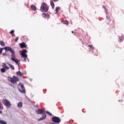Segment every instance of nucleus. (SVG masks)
I'll list each match as a JSON object with an SVG mask.
<instances>
[{
  "label": "nucleus",
  "instance_id": "1",
  "mask_svg": "<svg viewBox=\"0 0 124 124\" xmlns=\"http://www.w3.org/2000/svg\"><path fill=\"white\" fill-rule=\"evenodd\" d=\"M3 50H5L6 52H10L11 53V60L12 61V62H14L16 63V64H17L18 65H19L20 64V61L16 58V56L15 55V52L14 50H13V48H11V47L9 46H6L4 47V48H0V55L2 54V51Z\"/></svg>",
  "mask_w": 124,
  "mask_h": 124
},
{
  "label": "nucleus",
  "instance_id": "2",
  "mask_svg": "<svg viewBox=\"0 0 124 124\" xmlns=\"http://www.w3.org/2000/svg\"><path fill=\"white\" fill-rule=\"evenodd\" d=\"M44 110H43V109H41L40 108H39L36 110L37 114H43V116L41 118H40V119H38V121H42L43 120L46 119L47 117L46 114L44 113Z\"/></svg>",
  "mask_w": 124,
  "mask_h": 124
},
{
  "label": "nucleus",
  "instance_id": "3",
  "mask_svg": "<svg viewBox=\"0 0 124 124\" xmlns=\"http://www.w3.org/2000/svg\"><path fill=\"white\" fill-rule=\"evenodd\" d=\"M40 10L42 12H47L49 10V7L48 5L45 2H43L42 3Z\"/></svg>",
  "mask_w": 124,
  "mask_h": 124
},
{
  "label": "nucleus",
  "instance_id": "4",
  "mask_svg": "<svg viewBox=\"0 0 124 124\" xmlns=\"http://www.w3.org/2000/svg\"><path fill=\"white\" fill-rule=\"evenodd\" d=\"M8 81L12 83V84H15L19 81V78L16 76H13V77H8Z\"/></svg>",
  "mask_w": 124,
  "mask_h": 124
},
{
  "label": "nucleus",
  "instance_id": "5",
  "mask_svg": "<svg viewBox=\"0 0 124 124\" xmlns=\"http://www.w3.org/2000/svg\"><path fill=\"white\" fill-rule=\"evenodd\" d=\"M20 53L22 58H23L24 62H26V59L28 58V55L27 54L28 53L27 50H22V51H20Z\"/></svg>",
  "mask_w": 124,
  "mask_h": 124
},
{
  "label": "nucleus",
  "instance_id": "6",
  "mask_svg": "<svg viewBox=\"0 0 124 124\" xmlns=\"http://www.w3.org/2000/svg\"><path fill=\"white\" fill-rule=\"evenodd\" d=\"M17 87H18L19 91H20V92H21V93H26V91L25 90V88L24 84L20 83L17 85Z\"/></svg>",
  "mask_w": 124,
  "mask_h": 124
},
{
  "label": "nucleus",
  "instance_id": "7",
  "mask_svg": "<svg viewBox=\"0 0 124 124\" xmlns=\"http://www.w3.org/2000/svg\"><path fill=\"white\" fill-rule=\"evenodd\" d=\"M52 121L54 123H57V124L52 123V124H57L61 123V119L59 117H53L52 118Z\"/></svg>",
  "mask_w": 124,
  "mask_h": 124
},
{
  "label": "nucleus",
  "instance_id": "8",
  "mask_svg": "<svg viewBox=\"0 0 124 124\" xmlns=\"http://www.w3.org/2000/svg\"><path fill=\"white\" fill-rule=\"evenodd\" d=\"M3 102L5 103V105L8 107H10V106H11V102H10V101L7 99H3Z\"/></svg>",
  "mask_w": 124,
  "mask_h": 124
},
{
  "label": "nucleus",
  "instance_id": "9",
  "mask_svg": "<svg viewBox=\"0 0 124 124\" xmlns=\"http://www.w3.org/2000/svg\"><path fill=\"white\" fill-rule=\"evenodd\" d=\"M19 45H20L21 49H23V48H27V45H26V43H25L24 42H22V43H19Z\"/></svg>",
  "mask_w": 124,
  "mask_h": 124
},
{
  "label": "nucleus",
  "instance_id": "10",
  "mask_svg": "<svg viewBox=\"0 0 124 124\" xmlns=\"http://www.w3.org/2000/svg\"><path fill=\"white\" fill-rule=\"evenodd\" d=\"M42 16L43 17V18H49L50 17V15H49V14H48V13H42Z\"/></svg>",
  "mask_w": 124,
  "mask_h": 124
},
{
  "label": "nucleus",
  "instance_id": "11",
  "mask_svg": "<svg viewBox=\"0 0 124 124\" xmlns=\"http://www.w3.org/2000/svg\"><path fill=\"white\" fill-rule=\"evenodd\" d=\"M50 5L52 8V9H54L55 5V3L54 2V0H52L51 1H50Z\"/></svg>",
  "mask_w": 124,
  "mask_h": 124
},
{
  "label": "nucleus",
  "instance_id": "12",
  "mask_svg": "<svg viewBox=\"0 0 124 124\" xmlns=\"http://www.w3.org/2000/svg\"><path fill=\"white\" fill-rule=\"evenodd\" d=\"M3 67H4L5 70L7 69V70H8L10 68L9 67V66H7V65L6 64V63H3Z\"/></svg>",
  "mask_w": 124,
  "mask_h": 124
},
{
  "label": "nucleus",
  "instance_id": "13",
  "mask_svg": "<svg viewBox=\"0 0 124 124\" xmlns=\"http://www.w3.org/2000/svg\"><path fill=\"white\" fill-rule=\"evenodd\" d=\"M16 74L17 75H18V76H22V75H23L24 73H22V72H21L20 71H17L16 72Z\"/></svg>",
  "mask_w": 124,
  "mask_h": 124
},
{
  "label": "nucleus",
  "instance_id": "14",
  "mask_svg": "<svg viewBox=\"0 0 124 124\" xmlns=\"http://www.w3.org/2000/svg\"><path fill=\"white\" fill-rule=\"evenodd\" d=\"M0 45H1V46H2V47H4V46H5V43L4 42V41H0Z\"/></svg>",
  "mask_w": 124,
  "mask_h": 124
},
{
  "label": "nucleus",
  "instance_id": "15",
  "mask_svg": "<svg viewBox=\"0 0 124 124\" xmlns=\"http://www.w3.org/2000/svg\"><path fill=\"white\" fill-rule=\"evenodd\" d=\"M8 65L10 66L11 69H12V70H15V68L14 65H12V64H11V63H8Z\"/></svg>",
  "mask_w": 124,
  "mask_h": 124
},
{
  "label": "nucleus",
  "instance_id": "16",
  "mask_svg": "<svg viewBox=\"0 0 124 124\" xmlns=\"http://www.w3.org/2000/svg\"><path fill=\"white\" fill-rule=\"evenodd\" d=\"M31 8L32 10H34V11H36V7L34 5H31Z\"/></svg>",
  "mask_w": 124,
  "mask_h": 124
},
{
  "label": "nucleus",
  "instance_id": "17",
  "mask_svg": "<svg viewBox=\"0 0 124 124\" xmlns=\"http://www.w3.org/2000/svg\"><path fill=\"white\" fill-rule=\"evenodd\" d=\"M0 124H7V122H5V121H3L2 120H0Z\"/></svg>",
  "mask_w": 124,
  "mask_h": 124
},
{
  "label": "nucleus",
  "instance_id": "18",
  "mask_svg": "<svg viewBox=\"0 0 124 124\" xmlns=\"http://www.w3.org/2000/svg\"><path fill=\"white\" fill-rule=\"evenodd\" d=\"M17 106L18 107H20L21 108L23 106V104L22 102H18V104H17Z\"/></svg>",
  "mask_w": 124,
  "mask_h": 124
},
{
  "label": "nucleus",
  "instance_id": "19",
  "mask_svg": "<svg viewBox=\"0 0 124 124\" xmlns=\"http://www.w3.org/2000/svg\"><path fill=\"white\" fill-rule=\"evenodd\" d=\"M15 31H11L10 33L12 35V36H15V34L14 33Z\"/></svg>",
  "mask_w": 124,
  "mask_h": 124
},
{
  "label": "nucleus",
  "instance_id": "20",
  "mask_svg": "<svg viewBox=\"0 0 124 124\" xmlns=\"http://www.w3.org/2000/svg\"><path fill=\"white\" fill-rule=\"evenodd\" d=\"M60 9H61V7H56V13H58V12H59V11H60Z\"/></svg>",
  "mask_w": 124,
  "mask_h": 124
},
{
  "label": "nucleus",
  "instance_id": "21",
  "mask_svg": "<svg viewBox=\"0 0 124 124\" xmlns=\"http://www.w3.org/2000/svg\"><path fill=\"white\" fill-rule=\"evenodd\" d=\"M3 109V106L1 102H0V110Z\"/></svg>",
  "mask_w": 124,
  "mask_h": 124
},
{
  "label": "nucleus",
  "instance_id": "22",
  "mask_svg": "<svg viewBox=\"0 0 124 124\" xmlns=\"http://www.w3.org/2000/svg\"><path fill=\"white\" fill-rule=\"evenodd\" d=\"M63 23L65 25H67V26H68L69 22H68V21L65 20V21H63Z\"/></svg>",
  "mask_w": 124,
  "mask_h": 124
},
{
  "label": "nucleus",
  "instance_id": "23",
  "mask_svg": "<svg viewBox=\"0 0 124 124\" xmlns=\"http://www.w3.org/2000/svg\"><path fill=\"white\" fill-rule=\"evenodd\" d=\"M89 47H90V48H91V49L92 50H94L95 49L94 47L93 46V45H89Z\"/></svg>",
  "mask_w": 124,
  "mask_h": 124
},
{
  "label": "nucleus",
  "instance_id": "24",
  "mask_svg": "<svg viewBox=\"0 0 124 124\" xmlns=\"http://www.w3.org/2000/svg\"><path fill=\"white\" fill-rule=\"evenodd\" d=\"M1 72H5V69L4 67H3V68L1 69Z\"/></svg>",
  "mask_w": 124,
  "mask_h": 124
},
{
  "label": "nucleus",
  "instance_id": "25",
  "mask_svg": "<svg viewBox=\"0 0 124 124\" xmlns=\"http://www.w3.org/2000/svg\"><path fill=\"white\" fill-rule=\"evenodd\" d=\"M18 39H19V37H16V39H15V42H17Z\"/></svg>",
  "mask_w": 124,
  "mask_h": 124
},
{
  "label": "nucleus",
  "instance_id": "26",
  "mask_svg": "<svg viewBox=\"0 0 124 124\" xmlns=\"http://www.w3.org/2000/svg\"><path fill=\"white\" fill-rule=\"evenodd\" d=\"M46 113L47 114H49L50 115H52L51 113H50V112H48V111H46Z\"/></svg>",
  "mask_w": 124,
  "mask_h": 124
},
{
  "label": "nucleus",
  "instance_id": "27",
  "mask_svg": "<svg viewBox=\"0 0 124 124\" xmlns=\"http://www.w3.org/2000/svg\"><path fill=\"white\" fill-rule=\"evenodd\" d=\"M2 55H3V56H7V55L6 53H3Z\"/></svg>",
  "mask_w": 124,
  "mask_h": 124
},
{
  "label": "nucleus",
  "instance_id": "28",
  "mask_svg": "<svg viewBox=\"0 0 124 124\" xmlns=\"http://www.w3.org/2000/svg\"><path fill=\"white\" fill-rule=\"evenodd\" d=\"M53 1L54 2H57V1H59V0H53Z\"/></svg>",
  "mask_w": 124,
  "mask_h": 124
},
{
  "label": "nucleus",
  "instance_id": "29",
  "mask_svg": "<svg viewBox=\"0 0 124 124\" xmlns=\"http://www.w3.org/2000/svg\"><path fill=\"white\" fill-rule=\"evenodd\" d=\"M0 114H2V111H0Z\"/></svg>",
  "mask_w": 124,
  "mask_h": 124
},
{
  "label": "nucleus",
  "instance_id": "30",
  "mask_svg": "<svg viewBox=\"0 0 124 124\" xmlns=\"http://www.w3.org/2000/svg\"><path fill=\"white\" fill-rule=\"evenodd\" d=\"M72 33H74V31H72Z\"/></svg>",
  "mask_w": 124,
  "mask_h": 124
},
{
  "label": "nucleus",
  "instance_id": "31",
  "mask_svg": "<svg viewBox=\"0 0 124 124\" xmlns=\"http://www.w3.org/2000/svg\"><path fill=\"white\" fill-rule=\"evenodd\" d=\"M107 13H107V11H106V14H107Z\"/></svg>",
  "mask_w": 124,
  "mask_h": 124
}]
</instances>
